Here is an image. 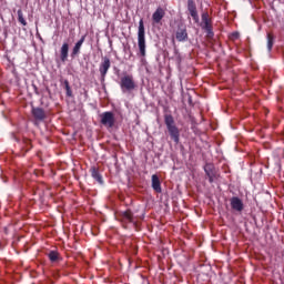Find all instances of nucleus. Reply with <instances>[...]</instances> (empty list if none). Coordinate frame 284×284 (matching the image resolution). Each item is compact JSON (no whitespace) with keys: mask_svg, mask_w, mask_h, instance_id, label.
I'll return each instance as SVG.
<instances>
[{"mask_svg":"<svg viewBox=\"0 0 284 284\" xmlns=\"http://www.w3.org/2000/svg\"><path fill=\"white\" fill-rule=\"evenodd\" d=\"M164 123L166 125V130L172 141L179 144L181 141V131L179 130V128L176 126V123L174 122V116H172V114H165Z\"/></svg>","mask_w":284,"mask_h":284,"instance_id":"nucleus-1","label":"nucleus"},{"mask_svg":"<svg viewBox=\"0 0 284 284\" xmlns=\"http://www.w3.org/2000/svg\"><path fill=\"white\" fill-rule=\"evenodd\" d=\"M138 48L140 52V57L145 58L146 57V48L145 44V24L143 23V19L139 21V28H138Z\"/></svg>","mask_w":284,"mask_h":284,"instance_id":"nucleus-2","label":"nucleus"},{"mask_svg":"<svg viewBox=\"0 0 284 284\" xmlns=\"http://www.w3.org/2000/svg\"><path fill=\"white\" fill-rule=\"evenodd\" d=\"M120 88L124 94L125 92H133V90H136V82L134 81V77L132 74H124L120 79Z\"/></svg>","mask_w":284,"mask_h":284,"instance_id":"nucleus-3","label":"nucleus"},{"mask_svg":"<svg viewBox=\"0 0 284 284\" xmlns=\"http://www.w3.org/2000/svg\"><path fill=\"white\" fill-rule=\"evenodd\" d=\"M204 172L210 183H214L221 176V174L219 173V170L212 163H206L204 165Z\"/></svg>","mask_w":284,"mask_h":284,"instance_id":"nucleus-4","label":"nucleus"},{"mask_svg":"<svg viewBox=\"0 0 284 284\" xmlns=\"http://www.w3.org/2000/svg\"><path fill=\"white\" fill-rule=\"evenodd\" d=\"M114 123H116V119L113 112L106 111L101 114V124L104 125V128H114Z\"/></svg>","mask_w":284,"mask_h":284,"instance_id":"nucleus-5","label":"nucleus"},{"mask_svg":"<svg viewBox=\"0 0 284 284\" xmlns=\"http://www.w3.org/2000/svg\"><path fill=\"white\" fill-rule=\"evenodd\" d=\"M111 65H112V63L110 62V58H108V57L102 58V62L100 63V67H99V72L102 77V81L105 80L108 70H110Z\"/></svg>","mask_w":284,"mask_h":284,"instance_id":"nucleus-6","label":"nucleus"},{"mask_svg":"<svg viewBox=\"0 0 284 284\" xmlns=\"http://www.w3.org/2000/svg\"><path fill=\"white\" fill-rule=\"evenodd\" d=\"M231 207L234 210V212H243L245 205L243 204V200H241L239 196H233L230 200Z\"/></svg>","mask_w":284,"mask_h":284,"instance_id":"nucleus-7","label":"nucleus"},{"mask_svg":"<svg viewBox=\"0 0 284 284\" xmlns=\"http://www.w3.org/2000/svg\"><path fill=\"white\" fill-rule=\"evenodd\" d=\"M187 10L195 23H199V11H196V2L194 0H187Z\"/></svg>","mask_w":284,"mask_h":284,"instance_id":"nucleus-8","label":"nucleus"},{"mask_svg":"<svg viewBox=\"0 0 284 284\" xmlns=\"http://www.w3.org/2000/svg\"><path fill=\"white\" fill-rule=\"evenodd\" d=\"M83 43H85V34L80 38V40L74 44L71 57L74 59V57H79L81 54V48L83 47Z\"/></svg>","mask_w":284,"mask_h":284,"instance_id":"nucleus-9","label":"nucleus"},{"mask_svg":"<svg viewBox=\"0 0 284 284\" xmlns=\"http://www.w3.org/2000/svg\"><path fill=\"white\" fill-rule=\"evenodd\" d=\"M31 114L36 119V121H44L45 119V110L39 106H33L31 110Z\"/></svg>","mask_w":284,"mask_h":284,"instance_id":"nucleus-10","label":"nucleus"},{"mask_svg":"<svg viewBox=\"0 0 284 284\" xmlns=\"http://www.w3.org/2000/svg\"><path fill=\"white\" fill-rule=\"evenodd\" d=\"M175 39L180 42L187 41V29L183 26L179 27Z\"/></svg>","mask_w":284,"mask_h":284,"instance_id":"nucleus-11","label":"nucleus"},{"mask_svg":"<svg viewBox=\"0 0 284 284\" xmlns=\"http://www.w3.org/2000/svg\"><path fill=\"white\" fill-rule=\"evenodd\" d=\"M152 181V189L154 190V192H156L158 194H161L163 192V190L161 189V180L159 179V175L153 174L151 178Z\"/></svg>","mask_w":284,"mask_h":284,"instance_id":"nucleus-12","label":"nucleus"},{"mask_svg":"<svg viewBox=\"0 0 284 284\" xmlns=\"http://www.w3.org/2000/svg\"><path fill=\"white\" fill-rule=\"evenodd\" d=\"M122 223H134V213L131 210H126L120 214Z\"/></svg>","mask_w":284,"mask_h":284,"instance_id":"nucleus-13","label":"nucleus"},{"mask_svg":"<svg viewBox=\"0 0 284 284\" xmlns=\"http://www.w3.org/2000/svg\"><path fill=\"white\" fill-rule=\"evenodd\" d=\"M163 17H165V10L160 7L152 14L153 23H161Z\"/></svg>","mask_w":284,"mask_h":284,"instance_id":"nucleus-14","label":"nucleus"},{"mask_svg":"<svg viewBox=\"0 0 284 284\" xmlns=\"http://www.w3.org/2000/svg\"><path fill=\"white\" fill-rule=\"evenodd\" d=\"M70 52V44L68 42H64L60 49V60L62 63H65L68 61V53Z\"/></svg>","mask_w":284,"mask_h":284,"instance_id":"nucleus-15","label":"nucleus"},{"mask_svg":"<svg viewBox=\"0 0 284 284\" xmlns=\"http://www.w3.org/2000/svg\"><path fill=\"white\" fill-rule=\"evenodd\" d=\"M202 30H206L207 28H212V18H210V13L204 12L202 13Z\"/></svg>","mask_w":284,"mask_h":284,"instance_id":"nucleus-16","label":"nucleus"},{"mask_svg":"<svg viewBox=\"0 0 284 284\" xmlns=\"http://www.w3.org/2000/svg\"><path fill=\"white\" fill-rule=\"evenodd\" d=\"M92 179L97 181L100 185H103V175L99 172L97 166L91 168L90 170Z\"/></svg>","mask_w":284,"mask_h":284,"instance_id":"nucleus-17","label":"nucleus"},{"mask_svg":"<svg viewBox=\"0 0 284 284\" xmlns=\"http://www.w3.org/2000/svg\"><path fill=\"white\" fill-rule=\"evenodd\" d=\"M22 151H21V156H26L27 152H30V150H32V141H30V139L24 138L22 140Z\"/></svg>","mask_w":284,"mask_h":284,"instance_id":"nucleus-18","label":"nucleus"},{"mask_svg":"<svg viewBox=\"0 0 284 284\" xmlns=\"http://www.w3.org/2000/svg\"><path fill=\"white\" fill-rule=\"evenodd\" d=\"M47 256L51 263H59L61 261V254L57 251H50Z\"/></svg>","mask_w":284,"mask_h":284,"instance_id":"nucleus-19","label":"nucleus"},{"mask_svg":"<svg viewBox=\"0 0 284 284\" xmlns=\"http://www.w3.org/2000/svg\"><path fill=\"white\" fill-rule=\"evenodd\" d=\"M266 39H267V50L268 52H272V48H274V34L267 33Z\"/></svg>","mask_w":284,"mask_h":284,"instance_id":"nucleus-20","label":"nucleus"},{"mask_svg":"<svg viewBox=\"0 0 284 284\" xmlns=\"http://www.w3.org/2000/svg\"><path fill=\"white\" fill-rule=\"evenodd\" d=\"M18 21L21 23V26H28V21H26V18H23V10H18Z\"/></svg>","mask_w":284,"mask_h":284,"instance_id":"nucleus-21","label":"nucleus"},{"mask_svg":"<svg viewBox=\"0 0 284 284\" xmlns=\"http://www.w3.org/2000/svg\"><path fill=\"white\" fill-rule=\"evenodd\" d=\"M64 90L67 91V97H72V88H70V81L64 80Z\"/></svg>","mask_w":284,"mask_h":284,"instance_id":"nucleus-22","label":"nucleus"},{"mask_svg":"<svg viewBox=\"0 0 284 284\" xmlns=\"http://www.w3.org/2000/svg\"><path fill=\"white\" fill-rule=\"evenodd\" d=\"M204 31L206 32L207 39H214V28L213 27H209V28L204 29Z\"/></svg>","mask_w":284,"mask_h":284,"instance_id":"nucleus-23","label":"nucleus"},{"mask_svg":"<svg viewBox=\"0 0 284 284\" xmlns=\"http://www.w3.org/2000/svg\"><path fill=\"white\" fill-rule=\"evenodd\" d=\"M241 37V33H239V32H233L232 34H231V37H230V40L231 41H236V39H239Z\"/></svg>","mask_w":284,"mask_h":284,"instance_id":"nucleus-24","label":"nucleus"}]
</instances>
